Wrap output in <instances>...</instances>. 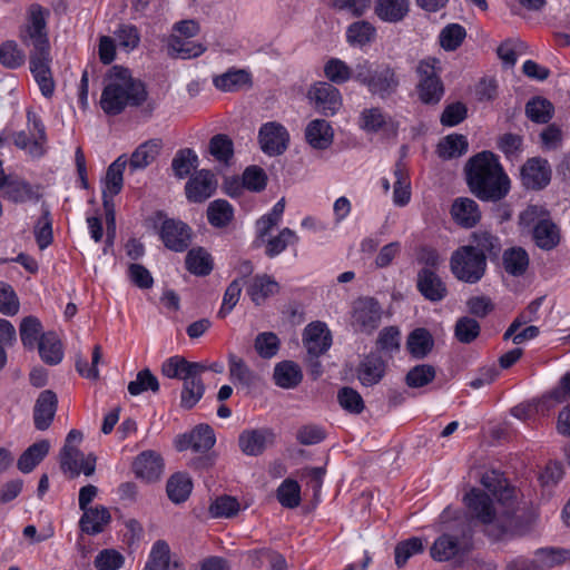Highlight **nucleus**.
Listing matches in <instances>:
<instances>
[{
  "label": "nucleus",
  "mask_w": 570,
  "mask_h": 570,
  "mask_svg": "<svg viewBox=\"0 0 570 570\" xmlns=\"http://www.w3.org/2000/svg\"><path fill=\"white\" fill-rule=\"evenodd\" d=\"M482 485L488 489L504 508L500 514L493 507L488 494L472 489L464 501L473 518L487 527V533L495 540L513 534L519 525L515 509V489L511 488L499 471H487L481 478Z\"/></svg>",
  "instance_id": "f257e3e1"
},
{
  "label": "nucleus",
  "mask_w": 570,
  "mask_h": 570,
  "mask_svg": "<svg viewBox=\"0 0 570 570\" xmlns=\"http://www.w3.org/2000/svg\"><path fill=\"white\" fill-rule=\"evenodd\" d=\"M49 11L40 4L33 3L29 7L24 26L20 30L21 42L30 48L29 68L41 94L51 98L55 94L56 82L50 68V43L47 30V18Z\"/></svg>",
  "instance_id": "f03ea898"
},
{
  "label": "nucleus",
  "mask_w": 570,
  "mask_h": 570,
  "mask_svg": "<svg viewBox=\"0 0 570 570\" xmlns=\"http://www.w3.org/2000/svg\"><path fill=\"white\" fill-rule=\"evenodd\" d=\"M466 180L470 190L483 202H499L510 190V179L491 151L479 153L468 161Z\"/></svg>",
  "instance_id": "7ed1b4c3"
},
{
  "label": "nucleus",
  "mask_w": 570,
  "mask_h": 570,
  "mask_svg": "<svg viewBox=\"0 0 570 570\" xmlns=\"http://www.w3.org/2000/svg\"><path fill=\"white\" fill-rule=\"evenodd\" d=\"M147 99L145 85L126 68L114 66L105 80L100 107L105 114L119 115L126 107H138Z\"/></svg>",
  "instance_id": "20e7f679"
},
{
  "label": "nucleus",
  "mask_w": 570,
  "mask_h": 570,
  "mask_svg": "<svg viewBox=\"0 0 570 570\" xmlns=\"http://www.w3.org/2000/svg\"><path fill=\"white\" fill-rule=\"evenodd\" d=\"M354 80L365 86L370 94L386 99L396 92L400 78L396 70L390 65H379L375 68L363 61L355 66Z\"/></svg>",
  "instance_id": "39448f33"
},
{
  "label": "nucleus",
  "mask_w": 570,
  "mask_h": 570,
  "mask_svg": "<svg viewBox=\"0 0 570 570\" xmlns=\"http://www.w3.org/2000/svg\"><path fill=\"white\" fill-rule=\"evenodd\" d=\"M487 262L482 254H476L472 247L462 245L450 257V269L453 276L466 284H475L484 276Z\"/></svg>",
  "instance_id": "423d86ee"
},
{
  "label": "nucleus",
  "mask_w": 570,
  "mask_h": 570,
  "mask_svg": "<svg viewBox=\"0 0 570 570\" xmlns=\"http://www.w3.org/2000/svg\"><path fill=\"white\" fill-rule=\"evenodd\" d=\"M441 62L434 57L421 60L416 67L419 98L424 104L435 105L444 95V86L440 78Z\"/></svg>",
  "instance_id": "0eeeda50"
},
{
  "label": "nucleus",
  "mask_w": 570,
  "mask_h": 570,
  "mask_svg": "<svg viewBox=\"0 0 570 570\" xmlns=\"http://www.w3.org/2000/svg\"><path fill=\"white\" fill-rule=\"evenodd\" d=\"M97 458L95 454H85L78 449V446L62 448L60 451V469L63 474L70 479H75L83 473L86 476H90L96 471Z\"/></svg>",
  "instance_id": "6e6552de"
},
{
  "label": "nucleus",
  "mask_w": 570,
  "mask_h": 570,
  "mask_svg": "<svg viewBox=\"0 0 570 570\" xmlns=\"http://www.w3.org/2000/svg\"><path fill=\"white\" fill-rule=\"evenodd\" d=\"M307 98L314 108L324 116H333L342 107L341 92L331 82H315L308 89Z\"/></svg>",
  "instance_id": "1a4fd4ad"
},
{
  "label": "nucleus",
  "mask_w": 570,
  "mask_h": 570,
  "mask_svg": "<svg viewBox=\"0 0 570 570\" xmlns=\"http://www.w3.org/2000/svg\"><path fill=\"white\" fill-rule=\"evenodd\" d=\"M382 314V307L376 299L358 298L353 305L352 325L360 332L372 333L379 327Z\"/></svg>",
  "instance_id": "9d476101"
},
{
  "label": "nucleus",
  "mask_w": 570,
  "mask_h": 570,
  "mask_svg": "<svg viewBox=\"0 0 570 570\" xmlns=\"http://www.w3.org/2000/svg\"><path fill=\"white\" fill-rule=\"evenodd\" d=\"M258 140L262 150L268 156L282 155L288 147L289 134L279 122L271 121L264 124L258 132Z\"/></svg>",
  "instance_id": "9b49d317"
},
{
  "label": "nucleus",
  "mask_w": 570,
  "mask_h": 570,
  "mask_svg": "<svg viewBox=\"0 0 570 570\" xmlns=\"http://www.w3.org/2000/svg\"><path fill=\"white\" fill-rule=\"evenodd\" d=\"M520 176L522 185L527 189L541 190L551 180V167L548 160L533 157L521 167Z\"/></svg>",
  "instance_id": "f8f14e48"
},
{
  "label": "nucleus",
  "mask_w": 570,
  "mask_h": 570,
  "mask_svg": "<svg viewBox=\"0 0 570 570\" xmlns=\"http://www.w3.org/2000/svg\"><path fill=\"white\" fill-rule=\"evenodd\" d=\"M160 238L165 246L175 252L185 250L191 240V230L181 220L166 218L160 226Z\"/></svg>",
  "instance_id": "ddd939ff"
},
{
  "label": "nucleus",
  "mask_w": 570,
  "mask_h": 570,
  "mask_svg": "<svg viewBox=\"0 0 570 570\" xmlns=\"http://www.w3.org/2000/svg\"><path fill=\"white\" fill-rule=\"evenodd\" d=\"M303 343L308 356L318 358L332 345V336L326 325L322 322L308 324L303 333Z\"/></svg>",
  "instance_id": "4468645a"
},
{
  "label": "nucleus",
  "mask_w": 570,
  "mask_h": 570,
  "mask_svg": "<svg viewBox=\"0 0 570 570\" xmlns=\"http://www.w3.org/2000/svg\"><path fill=\"white\" fill-rule=\"evenodd\" d=\"M217 181L212 171L202 169L186 183V197L191 203H203L216 190Z\"/></svg>",
  "instance_id": "2eb2a0df"
},
{
  "label": "nucleus",
  "mask_w": 570,
  "mask_h": 570,
  "mask_svg": "<svg viewBox=\"0 0 570 570\" xmlns=\"http://www.w3.org/2000/svg\"><path fill=\"white\" fill-rule=\"evenodd\" d=\"M58 407L57 394L51 390L42 391L33 406V424L38 431L50 428Z\"/></svg>",
  "instance_id": "dca6fc26"
},
{
  "label": "nucleus",
  "mask_w": 570,
  "mask_h": 570,
  "mask_svg": "<svg viewBox=\"0 0 570 570\" xmlns=\"http://www.w3.org/2000/svg\"><path fill=\"white\" fill-rule=\"evenodd\" d=\"M416 287L421 295L430 302H440L448 295L445 283L430 268H422L417 273Z\"/></svg>",
  "instance_id": "f3484780"
},
{
  "label": "nucleus",
  "mask_w": 570,
  "mask_h": 570,
  "mask_svg": "<svg viewBox=\"0 0 570 570\" xmlns=\"http://www.w3.org/2000/svg\"><path fill=\"white\" fill-rule=\"evenodd\" d=\"M134 472L146 482H155L164 472V460L154 451H145L135 459Z\"/></svg>",
  "instance_id": "a211bd4d"
},
{
  "label": "nucleus",
  "mask_w": 570,
  "mask_h": 570,
  "mask_svg": "<svg viewBox=\"0 0 570 570\" xmlns=\"http://www.w3.org/2000/svg\"><path fill=\"white\" fill-rule=\"evenodd\" d=\"M273 439L274 433L268 429L245 430L239 434L238 445L244 454L257 456L265 451Z\"/></svg>",
  "instance_id": "6ab92c4d"
},
{
  "label": "nucleus",
  "mask_w": 570,
  "mask_h": 570,
  "mask_svg": "<svg viewBox=\"0 0 570 570\" xmlns=\"http://www.w3.org/2000/svg\"><path fill=\"white\" fill-rule=\"evenodd\" d=\"M385 371L384 360L376 354H368L360 362L356 374L363 386H373L383 379Z\"/></svg>",
  "instance_id": "aec40b11"
},
{
  "label": "nucleus",
  "mask_w": 570,
  "mask_h": 570,
  "mask_svg": "<svg viewBox=\"0 0 570 570\" xmlns=\"http://www.w3.org/2000/svg\"><path fill=\"white\" fill-rule=\"evenodd\" d=\"M207 371L203 363L189 362L183 356H173L166 360L161 365L163 375L169 379L185 380L188 375L202 374Z\"/></svg>",
  "instance_id": "412c9836"
},
{
  "label": "nucleus",
  "mask_w": 570,
  "mask_h": 570,
  "mask_svg": "<svg viewBox=\"0 0 570 570\" xmlns=\"http://www.w3.org/2000/svg\"><path fill=\"white\" fill-rule=\"evenodd\" d=\"M110 521L111 514L109 510L104 505H96L82 511L79 527L82 532L96 535L104 532Z\"/></svg>",
  "instance_id": "4be33fe9"
},
{
  "label": "nucleus",
  "mask_w": 570,
  "mask_h": 570,
  "mask_svg": "<svg viewBox=\"0 0 570 570\" xmlns=\"http://www.w3.org/2000/svg\"><path fill=\"white\" fill-rule=\"evenodd\" d=\"M465 246L472 247L476 254H482L484 262H487L488 258L498 257L502 249L500 238L485 229L473 232L470 236L469 244Z\"/></svg>",
  "instance_id": "5701e85b"
},
{
  "label": "nucleus",
  "mask_w": 570,
  "mask_h": 570,
  "mask_svg": "<svg viewBox=\"0 0 570 570\" xmlns=\"http://www.w3.org/2000/svg\"><path fill=\"white\" fill-rule=\"evenodd\" d=\"M410 12V0H375L374 13L384 22H401Z\"/></svg>",
  "instance_id": "b1692460"
},
{
  "label": "nucleus",
  "mask_w": 570,
  "mask_h": 570,
  "mask_svg": "<svg viewBox=\"0 0 570 570\" xmlns=\"http://www.w3.org/2000/svg\"><path fill=\"white\" fill-rule=\"evenodd\" d=\"M279 291L278 283L267 274L255 275L247 285V294L250 299L256 304L261 305L269 296L277 294Z\"/></svg>",
  "instance_id": "393cba45"
},
{
  "label": "nucleus",
  "mask_w": 570,
  "mask_h": 570,
  "mask_svg": "<svg viewBox=\"0 0 570 570\" xmlns=\"http://www.w3.org/2000/svg\"><path fill=\"white\" fill-rule=\"evenodd\" d=\"M451 215L453 219L464 228L475 226L481 218L479 206L471 198L455 199L451 207Z\"/></svg>",
  "instance_id": "a878e982"
},
{
  "label": "nucleus",
  "mask_w": 570,
  "mask_h": 570,
  "mask_svg": "<svg viewBox=\"0 0 570 570\" xmlns=\"http://www.w3.org/2000/svg\"><path fill=\"white\" fill-rule=\"evenodd\" d=\"M333 129L328 121L314 119L306 126V141L315 149H326L333 142Z\"/></svg>",
  "instance_id": "bb28decb"
},
{
  "label": "nucleus",
  "mask_w": 570,
  "mask_h": 570,
  "mask_svg": "<svg viewBox=\"0 0 570 570\" xmlns=\"http://www.w3.org/2000/svg\"><path fill=\"white\" fill-rule=\"evenodd\" d=\"M205 50L206 48L202 43L189 40V38H184L177 35H171L168 38L167 51L173 58H196L204 53Z\"/></svg>",
  "instance_id": "cd10ccee"
},
{
  "label": "nucleus",
  "mask_w": 570,
  "mask_h": 570,
  "mask_svg": "<svg viewBox=\"0 0 570 570\" xmlns=\"http://www.w3.org/2000/svg\"><path fill=\"white\" fill-rule=\"evenodd\" d=\"M274 382L282 389H294L303 380L301 367L293 361H283L275 365L273 373Z\"/></svg>",
  "instance_id": "c85d7f7f"
},
{
  "label": "nucleus",
  "mask_w": 570,
  "mask_h": 570,
  "mask_svg": "<svg viewBox=\"0 0 570 570\" xmlns=\"http://www.w3.org/2000/svg\"><path fill=\"white\" fill-rule=\"evenodd\" d=\"M533 239L539 248L551 250L560 242L559 228L549 218L540 219L533 227Z\"/></svg>",
  "instance_id": "c756f323"
},
{
  "label": "nucleus",
  "mask_w": 570,
  "mask_h": 570,
  "mask_svg": "<svg viewBox=\"0 0 570 570\" xmlns=\"http://www.w3.org/2000/svg\"><path fill=\"white\" fill-rule=\"evenodd\" d=\"M161 148L160 139H150L139 145L132 153L129 161L131 170L144 169L149 166L158 156Z\"/></svg>",
  "instance_id": "7c9ffc66"
},
{
  "label": "nucleus",
  "mask_w": 570,
  "mask_h": 570,
  "mask_svg": "<svg viewBox=\"0 0 570 570\" xmlns=\"http://www.w3.org/2000/svg\"><path fill=\"white\" fill-rule=\"evenodd\" d=\"M250 75L243 69H229L228 71L214 77V86L222 91H237L250 86Z\"/></svg>",
  "instance_id": "2f4dec72"
},
{
  "label": "nucleus",
  "mask_w": 570,
  "mask_h": 570,
  "mask_svg": "<svg viewBox=\"0 0 570 570\" xmlns=\"http://www.w3.org/2000/svg\"><path fill=\"white\" fill-rule=\"evenodd\" d=\"M38 351L41 360L48 365H57L62 361V345L55 332H47L41 335Z\"/></svg>",
  "instance_id": "473e14b6"
},
{
  "label": "nucleus",
  "mask_w": 570,
  "mask_h": 570,
  "mask_svg": "<svg viewBox=\"0 0 570 570\" xmlns=\"http://www.w3.org/2000/svg\"><path fill=\"white\" fill-rule=\"evenodd\" d=\"M434 346V340L430 332L423 327L412 331L406 341V348L412 357L422 360L428 356Z\"/></svg>",
  "instance_id": "72a5a7b5"
},
{
  "label": "nucleus",
  "mask_w": 570,
  "mask_h": 570,
  "mask_svg": "<svg viewBox=\"0 0 570 570\" xmlns=\"http://www.w3.org/2000/svg\"><path fill=\"white\" fill-rule=\"evenodd\" d=\"M50 442L40 440L30 445L18 459L17 465L22 473L31 472L49 453Z\"/></svg>",
  "instance_id": "f704fd0d"
},
{
  "label": "nucleus",
  "mask_w": 570,
  "mask_h": 570,
  "mask_svg": "<svg viewBox=\"0 0 570 570\" xmlns=\"http://www.w3.org/2000/svg\"><path fill=\"white\" fill-rule=\"evenodd\" d=\"M127 165L125 155L119 156L107 169L105 177V188L102 190V198H111L120 193L122 188V174Z\"/></svg>",
  "instance_id": "c9c22d12"
},
{
  "label": "nucleus",
  "mask_w": 570,
  "mask_h": 570,
  "mask_svg": "<svg viewBox=\"0 0 570 570\" xmlns=\"http://www.w3.org/2000/svg\"><path fill=\"white\" fill-rule=\"evenodd\" d=\"M202 374L185 377L180 394V406L186 410L193 409L205 393V385L200 379Z\"/></svg>",
  "instance_id": "e433bc0d"
},
{
  "label": "nucleus",
  "mask_w": 570,
  "mask_h": 570,
  "mask_svg": "<svg viewBox=\"0 0 570 570\" xmlns=\"http://www.w3.org/2000/svg\"><path fill=\"white\" fill-rule=\"evenodd\" d=\"M27 119L32 136V144L28 149V154L32 157H41L45 154V144L47 142L45 125L32 110L27 111Z\"/></svg>",
  "instance_id": "4c0bfd02"
},
{
  "label": "nucleus",
  "mask_w": 570,
  "mask_h": 570,
  "mask_svg": "<svg viewBox=\"0 0 570 570\" xmlns=\"http://www.w3.org/2000/svg\"><path fill=\"white\" fill-rule=\"evenodd\" d=\"M462 551V547L456 537L450 534H442L439 537L431 547V557L439 562L448 561Z\"/></svg>",
  "instance_id": "58836bf2"
},
{
  "label": "nucleus",
  "mask_w": 570,
  "mask_h": 570,
  "mask_svg": "<svg viewBox=\"0 0 570 570\" xmlns=\"http://www.w3.org/2000/svg\"><path fill=\"white\" fill-rule=\"evenodd\" d=\"M19 334L23 346L33 350L38 346L42 333V324L38 317L29 315L21 320Z\"/></svg>",
  "instance_id": "ea45409f"
},
{
  "label": "nucleus",
  "mask_w": 570,
  "mask_h": 570,
  "mask_svg": "<svg viewBox=\"0 0 570 570\" xmlns=\"http://www.w3.org/2000/svg\"><path fill=\"white\" fill-rule=\"evenodd\" d=\"M503 266L508 274L522 276L529 266L528 253L521 247L507 249L503 253Z\"/></svg>",
  "instance_id": "a19ab883"
},
{
  "label": "nucleus",
  "mask_w": 570,
  "mask_h": 570,
  "mask_svg": "<svg viewBox=\"0 0 570 570\" xmlns=\"http://www.w3.org/2000/svg\"><path fill=\"white\" fill-rule=\"evenodd\" d=\"M186 268L194 275L206 276L213 271V259L204 248H193L186 255Z\"/></svg>",
  "instance_id": "79ce46f5"
},
{
  "label": "nucleus",
  "mask_w": 570,
  "mask_h": 570,
  "mask_svg": "<svg viewBox=\"0 0 570 570\" xmlns=\"http://www.w3.org/2000/svg\"><path fill=\"white\" fill-rule=\"evenodd\" d=\"M193 489L190 478L184 473H175L167 481V494L175 503L184 502L188 499Z\"/></svg>",
  "instance_id": "37998d69"
},
{
  "label": "nucleus",
  "mask_w": 570,
  "mask_h": 570,
  "mask_svg": "<svg viewBox=\"0 0 570 570\" xmlns=\"http://www.w3.org/2000/svg\"><path fill=\"white\" fill-rule=\"evenodd\" d=\"M234 218V209L225 199H216L212 202L207 208V219L214 227H225Z\"/></svg>",
  "instance_id": "c03bdc74"
},
{
  "label": "nucleus",
  "mask_w": 570,
  "mask_h": 570,
  "mask_svg": "<svg viewBox=\"0 0 570 570\" xmlns=\"http://www.w3.org/2000/svg\"><path fill=\"white\" fill-rule=\"evenodd\" d=\"M393 202L396 206H405L411 198L410 180L405 167L397 163L394 169Z\"/></svg>",
  "instance_id": "a18cd8bd"
},
{
  "label": "nucleus",
  "mask_w": 570,
  "mask_h": 570,
  "mask_svg": "<svg viewBox=\"0 0 570 570\" xmlns=\"http://www.w3.org/2000/svg\"><path fill=\"white\" fill-rule=\"evenodd\" d=\"M468 140L463 135H449L438 145V154L443 159L459 157L466 153Z\"/></svg>",
  "instance_id": "49530a36"
},
{
  "label": "nucleus",
  "mask_w": 570,
  "mask_h": 570,
  "mask_svg": "<svg viewBox=\"0 0 570 570\" xmlns=\"http://www.w3.org/2000/svg\"><path fill=\"white\" fill-rule=\"evenodd\" d=\"M391 122V118L379 107L364 109L360 115V127L368 132H376Z\"/></svg>",
  "instance_id": "de8ad7c7"
},
{
  "label": "nucleus",
  "mask_w": 570,
  "mask_h": 570,
  "mask_svg": "<svg viewBox=\"0 0 570 570\" xmlns=\"http://www.w3.org/2000/svg\"><path fill=\"white\" fill-rule=\"evenodd\" d=\"M215 442L214 430L206 424L196 426L188 434V443L195 452H206L214 446Z\"/></svg>",
  "instance_id": "09e8293b"
},
{
  "label": "nucleus",
  "mask_w": 570,
  "mask_h": 570,
  "mask_svg": "<svg viewBox=\"0 0 570 570\" xmlns=\"http://www.w3.org/2000/svg\"><path fill=\"white\" fill-rule=\"evenodd\" d=\"M553 110V105L542 97L532 98L525 106L527 116L538 124H547L552 118Z\"/></svg>",
  "instance_id": "8fccbe9b"
},
{
  "label": "nucleus",
  "mask_w": 570,
  "mask_h": 570,
  "mask_svg": "<svg viewBox=\"0 0 570 570\" xmlns=\"http://www.w3.org/2000/svg\"><path fill=\"white\" fill-rule=\"evenodd\" d=\"M198 166V156L190 148L180 149L171 161L174 174L178 178L187 177Z\"/></svg>",
  "instance_id": "3c124183"
},
{
  "label": "nucleus",
  "mask_w": 570,
  "mask_h": 570,
  "mask_svg": "<svg viewBox=\"0 0 570 570\" xmlns=\"http://www.w3.org/2000/svg\"><path fill=\"white\" fill-rule=\"evenodd\" d=\"M229 376L233 382L249 386L255 380V373L247 366L243 358L230 353L228 355Z\"/></svg>",
  "instance_id": "603ef678"
},
{
  "label": "nucleus",
  "mask_w": 570,
  "mask_h": 570,
  "mask_svg": "<svg viewBox=\"0 0 570 570\" xmlns=\"http://www.w3.org/2000/svg\"><path fill=\"white\" fill-rule=\"evenodd\" d=\"M240 510V504L235 497L219 495L209 505V514L213 518H233Z\"/></svg>",
  "instance_id": "864d4df0"
},
{
  "label": "nucleus",
  "mask_w": 570,
  "mask_h": 570,
  "mask_svg": "<svg viewBox=\"0 0 570 570\" xmlns=\"http://www.w3.org/2000/svg\"><path fill=\"white\" fill-rule=\"evenodd\" d=\"M208 150L216 160L228 164L234 155V144L227 135L218 134L209 140Z\"/></svg>",
  "instance_id": "5fc2aeb1"
},
{
  "label": "nucleus",
  "mask_w": 570,
  "mask_h": 570,
  "mask_svg": "<svg viewBox=\"0 0 570 570\" xmlns=\"http://www.w3.org/2000/svg\"><path fill=\"white\" fill-rule=\"evenodd\" d=\"M549 402H550L549 395H546L539 400L524 402V403H521V404L514 406L511 410V413L514 417H517L519 420L527 421V420L533 417L538 413L544 414L546 412H548L550 410V407L552 406L551 404H549Z\"/></svg>",
  "instance_id": "6e6d98bb"
},
{
  "label": "nucleus",
  "mask_w": 570,
  "mask_h": 570,
  "mask_svg": "<svg viewBox=\"0 0 570 570\" xmlns=\"http://www.w3.org/2000/svg\"><path fill=\"white\" fill-rule=\"evenodd\" d=\"M376 35V30L372 23L362 20L352 23L346 31L347 41L352 45L364 46L371 42Z\"/></svg>",
  "instance_id": "4d7b16f0"
},
{
  "label": "nucleus",
  "mask_w": 570,
  "mask_h": 570,
  "mask_svg": "<svg viewBox=\"0 0 570 570\" xmlns=\"http://www.w3.org/2000/svg\"><path fill=\"white\" fill-rule=\"evenodd\" d=\"M324 75L332 85H342L352 78L354 79V70H352L343 60L337 58H332L325 63Z\"/></svg>",
  "instance_id": "13d9d810"
},
{
  "label": "nucleus",
  "mask_w": 570,
  "mask_h": 570,
  "mask_svg": "<svg viewBox=\"0 0 570 570\" xmlns=\"http://www.w3.org/2000/svg\"><path fill=\"white\" fill-rule=\"evenodd\" d=\"M170 561V549L166 541L158 540L154 543L145 570H167Z\"/></svg>",
  "instance_id": "bf43d9fd"
},
{
  "label": "nucleus",
  "mask_w": 570,
  "mask_h": 570,
  "mask_svg": "<svg viewBox=\"0 0 570 570\" xmlns=\"http://www.w3.org/2000/svg\"><path fill=\"white\" fill-rule=\"evenodd\" d=\"M466 37L465 29L459 23H450L440 32V46L446 51L458 49Z\"/></svg>",
  "instance_id": "052dcab7"
},
{
  "label": "nucleus",
  "mask_w": 570,
  "mask_h": 570,
  "mask_svg": "<svg viewBox=\"0 0 570 570\" xmlns=\"http://www.w3.org/2000/svg\"><path fill=\"white\" fill-rule=\"evenodd\" d=\"M26 55L13 40L0 46V63L8 69H16L24 63Z\"/></svg>",
  "instance_id": "680f3d73"
},
{
  "label": "nucleus",
  "mask_w": 570,
  "mask_h": 570,
  "mask_svg": "<svg viewBox=\"0 0 570 570\" xmlns=\"http://www.w3.org/2000/svg\"><path fill=\"white\" fill-rule=\"evenodd\" d=\"M298 236L288 227L283 228L278 235L269 238L266 244L265 254L268 257H275L286 249L291 244H296Z\"/></svg>",
  "instance_id": "e2e57ef3"
},
{
  "label": "nucleus",
  "mask_w": 570,
  "mask_h": 570,
  "mask_svg": "<svg viewBox=\"0 0 570 570\" xmlns=\"http://www.w3.org/2000/svg\"><path fill=\"white\" fill-rule=\"evenodd\" d=\"M151 391L157 393L159 391L158 379L150 372L149 368L139 371L136 379L128 384V392L136 396L142 392Z\"/></svg>",
  "instance_id": "0e129e2a"
},
{
  "label": "nucleus",
  "mask_w": 570,
  "mask_h": 570,
  "mask_svg": "<svg viewBox=\"0 0 570 570\" xmlns=\"http://www.w3.org/2000/svg\"><path fill=\"white\" fill-rule=\"evenodd\" d=\"M480 324L476 320L463 316L454 326V335L460 343L470 344L480 335Z\"/></svg>",
  "instance_id": "69168bd1"
},
{
  "label": "nucleus",
  "mask_w": 570,
  "mask_h": 570,
  "mask_svg": "<svg viewBox=\"0 0 570 570\" xmlns=\"http://www.w3.org/2000/svg\"><path fill=\"white\" fill-rule=\"evenodd\" d=\"M277 499L279 503L288 509H294L301 503L299 484L291 479L285 480L277 489Z\"/></svg>",
  "instance_id": "338daca9"
},
{
  "label": "nucleus",
  "mask_w": 570,
  "mask_h": 570,
  "mask_svg": "<svg viewBox=\"0 0 570 570\" xmlns=\"http://www.w3.org/2000/svg\"><path fill=\"white\" fill-rule=\"evenodd\" d=\"M435 368L430 364H420L412 367L405 377V382L410 387H423L435 379Z\"/></svg>",
  "instance_id": "774afa93"
}]
</instances>
